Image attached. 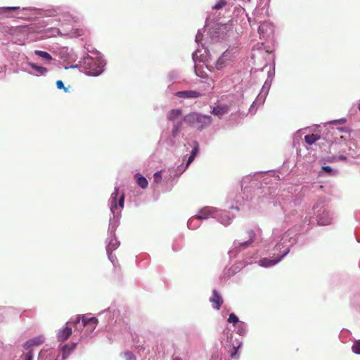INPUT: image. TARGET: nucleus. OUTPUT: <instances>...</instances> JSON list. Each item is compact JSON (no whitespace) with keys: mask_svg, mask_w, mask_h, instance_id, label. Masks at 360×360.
<instances>
[{"mask_svg":"<svg viewBox=\"0 0 360 360\" xmlns=\"http://www.w3.org/2000/svg\"><path fill=\"white\" fill-rule=\"evenodd\" d=\"M184 122L199 130L208 127L212 119L210 115H203L198 112H191L184 117Z\"/></svg>","mask_w":360,"mask_h":360,"instance_id":"obj_1","label":"nucleus"},{"mask_svg":"<svg viewBox=\"0 0 360 360\" xmlns=\"http://www.w3.org/2000/svg\"><path fill=\"white\" fill-rule=\"evenodd\" d=\"M80 321V318L77 317L75 321H72L70 323H73L74 325H77Z\"/></svg>","mask_w":360,"mask_h":360,"instance_id":"obj_40","label":"nucleus"},{"mask_svg":"<svg viewBox=\"0 0 360 360\" xmlns=\"http://www.w3.org/2000/svg\"><path fill=\"white\" fill-rule=\"evenodd\" d=\"M119 245H120V243L116 238H112L109 241V243L106 247V250L108 254V257L112 262H113V260H112V252L114 250H115L119 246Z\"/></svg>","mask_w":360,"mask_h":360,"instance_id":"obj_13","label":"nucleus"},{"mask_svg":"<svg viewBox=\"0 0 360 360\" xmlns=\"http://www.w3.org/2000/svg\"><path fill=\"white\" fill-rule=\"evenodd\" d=\"M77 343L65 345L62 347L63 359H65L75 349Z\"/></svg>","mask_w":360,"mask_h":360,"instance_id":"obj_14","label":"nucleus"},{"mask_svg":"<svg viewBox=\"0 0 360 360\" xmlns=\"http://www.w3.org/2000/svg\"><path fill=\"white\" fill-rule=\"evenodd\" d=\"M83 68L86 75L92 76H97L103 71V63L91 57L84 60Z\"/></svg>","mask_w":360,"mask_h":360,"instance_id":"obj_2","label":"nucleus"},{"mask_svg":"<svg viewBox=\"0 0 360 360\" xmlns=\"http://www.w3.org/2000/svg\"><path fill=\"white\" fill-rule=\"evenodd\" d=\"M203 94L195 90L181 91L176 93V96L183 98H197Z\"/></svg>","mask_w":360,"mask_h":360,"instance_id":"obj_3","label":"nucleus"},{"mask_svg":"<svg viewBox=\"0 0 360 360\" xmlns=\"http://www.w3.org/2000/svg\"><path fill=\"white\" fill-rule=\"evenodd\" d=\"M220 221L224 225L227 226L231 224V219L229 217V216L227 214L224 213L221 215Z\"/></svg>","mask_w":360,"mask_h":360,"instance_id":"obj_24","label":"nucleus"},{"mask_svg":"<svg viewBox=\"0 0 360 360\" xmlns=\"http://www.w3.org/2000/svg\"><path fill=\"white\" fill-rule=\"evenodd\" d=\"M44 342L43 336L40 335L27 341L24 345L23 347L26 350H29L32 347L36 345H40Z\"/></svg>","mask_w":360,"mask_h":360,"instance_id":"obj_10","label":"nucleus"},{"mask_svg":"<svg viewBox=\"0 0 360 360\" xmlns=\"http://www.w3.org/2000/svg\"><path fill=\"white\" fill-rule=\"evenodd\" d=\"M124 356L127 360H136L134 355L131 352H126Z\"/></svg>","mask_w":360,"mask_h":360,"instance_id":"obj_33","label":"nucleus"},{"mask_svg":"<svg viewBox=\"0 0 360 360\" xmlns=\"http://www.w3.org/2000/svg\"><path fill=\"white\" fill-rule=\"evenodd\" d=\"M56 86L59 89H64L65 91H67V89L64 86V84L61 80H58L56 82Z\"/></svg>","mask_w":360,"mask_h":360,"instance_id":"obj_32","label":"nucleus"},{"mask_svg":"<svg viewBox=\"0 0 360 360\" xmlns=\"http://www.w3.org/2000/svg\"><path fill=\"white\" fill-rule=\"evenodd\" d=\"M210 301L212 304L213 307L217 310L220 309L224 302L222 297L216 290L212 291V297L210 298Z\"/></svg>","mask_w":360,"mask_h":360,"instance_id":"obj_7","label":"nucleus"},{"mask_svg":"<svg viewBox=\"0 0 360 360\" xmlns=\"http://www.w3.org/2000/svg\"><path fill=\"white\" fill-rule=\"evenodd\" d=\"M352 351L356 354H360V340H357L354 343Z\"/></svg>","mask_w":360,"mask_h":360,"instance_id":"obj_26","label":"nucleus"},{"mask_svg":"<svg viewBox=\"0 0 360 360\" xmlns=\"http://www.w3.org/2000/svg\"><path fill=\"white\" fill-rule=\"evenodd\" d=\"M82 326L86 328V330L90 333L92 332L98 324V320L95 317L89 319L86 318L84 316L82 317Z\"/></svg>","mask_w":360,"mask_h":360,"instance_id":"obj_4","label":"nucleus"},{"mask_svg":"<svg viewBox=\"0 0 360 360\" xmlns=\"http://www.w3.org/2000/svg\"><path fill=\"white\" fill-rule=\"evenodd\" d=\"M70 17H71L72 20L74 22H77V20H78V18H76V17H72V16H70Z\"/></svg>","mask_w":360,"mask_h":360,"instance_id":"obj_41","label":"nucleus"},{"mask_svg":"<svg viewBox=\"0 0 360 360\" xmlns=\"http://www.w3.org/2000/svg\"><path fill=\"white\" fill-rule=\"evenodd\" d=\"M181 115V110L180 109H173L169 111L167 115V118L169 120H174L179 117Z\"/></svg>","mask_w":360,"mask_h":360,"instance_id":"obj_19","label":"nucleus"},{"mask_svg":"<svg viewBox=\"0 0 360 360\" xmlns=\"http://www.w3.org/2000/svg\"><path fill=\"white\" fill-rule=\"evenodd\" d=\"M72 330L71 327H69L68 326H65L63 329H60L58 334H57V338L58 340L60 342H63L66 340L68 338L70 337L72 335Z\"/></svg>","mask_w":360,"mask_h":360,"instance_id":"obj_8","label":"nucleus"},{"mask_svg":"<svg viewBox=\"0 0 360 360\" xmlns=\"http://www.w3.org/2000/svg\"><path fill=\"white\" fill-rule=\"evenodd\" d=\"M63 16L64 18H65V17H69V14H68V13H63Z\"/></svg>","mask_w":360,"mask_h":360,"instance_id":"obj_42","label":"nucleus"},{"mask_svg":"<svg viewBox=\"0 0 360 360\" xmlns=\"http://www.w3.org/2000/svg\"><path fill=\"white\" fill-rule=\"evenodd\" d=\"M226 53H224L216 62V68L218 70L222 69L226 65Z\"/></svg>","mask_w":360,"mask_h":360,"instance_id":"obj_18","label":"nucleus"},{"mask_svg":"<svg viewBox=\"0 0 360 360\" xmlns=\"http://www.w3.org/2000/svg\"><path fill=\"white\" fill-rule=\"evenodd\" d=\"M251 234H252V236H251L250 239L247 240V241H245V242H244V243H240L239 244L240 246H241V247L245 248L248 247L250 243H252L253 242V240H254V235L255 234L252 232L251 233Z\"/></svg>","mask_w":360,"mask_h":360,"instance_id":"obj_30","label":"nucleus"},{"mask_svg":"<svg viewBox=\"0 0 360 360\" xmlns=\"http://www.w3.org/2000/svg\"><path fill=\"white\" fill-rule=\"evenodd\" d=\"M358 109H359V111H360V104H359V105H358Z\"/></svg>","mask_w":360,"mask_h":360,"instance_id":"obj_44","label":"nucleus"},{"mask_svg":"<svg viewBox=\"0 0 360 360\" xmlns=\"http://www.w3.org/2000/svg\"><path fill=\"white\" fill-rule=\"evenodd\" d=\"M85 34V30L83 28H72L69 32L65 34V35L70 37H77L82 36Z\"/></svg>","mask_w":360,"mask_h":360,"instance_id":"obj_16","label":"nucleus"},{"mask_svg":"<svg viewBox=\"0 0 360 360\" xmlns=\"http://www.w3.org/2000/svg\"><path fill=\"white\" fill-rule=\"evenodd\" d=\"M173 360H181V358H179V357H176V358H174Z\"/></svg>","mask_w":360,"mask_h":360,"instance_id":"obj_43","label":"nucleus"},{"mask_svg":"<svg viewBox=\"0 0 360 360\" xmlns=\"http://www.w3.org/2000/svg\"><path fill=\"white\" fill-rule=\"evenodd\" d=\"M228 321L229 323H236L239 321V320L238 318L234 314L232 313L229 315Z\"/></svg>","mask_w":360,"mask_h":360,"instance_id":"obj_31","label":"nucleus"},{"mask_svg":"<svg viewBox=\"0 0 360 360\" xmlns=\"http://www.w3.org/2000/svg\"><path fill=\"white\" fill-rule=\"evenodd\" d=\"M214 212V208L212 207H204L202 209L199 214L197 216V219H207L211 214Z\"/></svg>","mask_w":360,"mask_h":360,"instance_id":"obj_15","label":"nucleus"},{"mask_svg":"<svg viewBox=\"0 0 360 360\" xmlns=\"http://www.w3.org/2000/svg\"><path fill=\"white\" fill-rule=\"evenodd\" d=\"M317 221L319 225L326 226L330 224L332 219L329 212L323 211L322 213L319 214L317 217Z\"/></svg>","mask_w":360,"mask_h":360,"instance_id":"obj_9","label":"nucleus"},{"mask_svg":"<svg viewBox=\"0 0 360 360\" xmlns=\"http://www.w3.org/2000/svg\"><path fill=\"white\" fill-rule=\"evenodd\" d=\"M198 152V145L196 144V146L192 150L191 155H194V156H196Z\"/></svg>","mask_w":360,"mask_h":360,"instance_id":"obj_36","label":"nucleus"},{"mask_svg":"<svg viewBox=\"0 0 360 360\" xmlns=\"http://www.w3.org/2000/svg\"><path fill=\"white\" fill-rule=\"evenodd\" d=\"M181 126V123H177L174 125V128L172 129V135L174 136H176L178 133L179 132L180 128Z\"/></svg>","mask_w":360,"mask_h":360,"instance_id":"obj_29","label":"nucleus"},{"mask_svg":"<svg viewBox=\"0 0 360 360\" xmlns=\"http://www.w3.org/2000/svg\"><path fill=\"white\" fill-rule=\"evenodd\" d=\"M124 201V194H122V195L120 196V198L119 200V205L120 207H123Z\"/></svg>","mask_w":360,"mask_h":360,"instance_id":"obj_37","label":"nucleus"},{"mask_svg":"<svg viewBox=\"0 0 360 360\" xmlns=\"http://www.w3.org/2000/svg\"><path fill=\"white\" fill-rule=\"evenodd\" d=\"M258 32L263 37L268 36L274 32L273 25L271 22H264L259 26Z\"/></svg>","mask_w":360,"mask_h":360,"instance_id":"obj_6","label":"nucleus"},{"mask_svg":"<svg viewBox=\"0 0 360 360\" xmlns=\"http://www.w3.org/2000/svg\"><path fill=\"white\" fill-rule=\"evenodd\" d=\"M318 139H319V136L316 134H309V135H306L304 136V140L305 141L309 144V145H311L313 144L314 143H315Z\"/></svg>","mask_w":360,"mask_h":360,"instance_id":"obj_20","label":"nucleus"},{"mask_svg":"<svg viewBox=\"0 0 360 360\" xmlns=\"http://www.w3.org/2000/svg\"><path fill=\"white\" fill-rule=\"evenodd\" d=\"M34 53L37 56H39L44 59H46V60H51L52 59L51 56L46 51L36 50L34 51Z\"/></svg>","mask_w":360,"mask_h":360,"instance_id":"obj_23","label":"nucleus"},{"mask_svg":"<svg viewBox=\"0 0 360 360\" xmlns=\"http://www.w3.org/2000/svg\"><path fill=\"white\" fill-rule=\"evenodd\" d=\"M154 182L155 184H159L162 181V172L158 171L155 172L153 175Z\"/></svg>","mask_w":360,"mask_h":360,"instance_id":"obj_25","label":"nucleus"},{"mask_svg":"<svg viewBox=\"0 0 360 360\" xmlns=\"http://www.w3.org/2000/svg\"><path fill=\"white\" fill-rule=\"evenodd\" d=\"M135 178L136 179L137 184L141 188H146L148 187V183L147 179L144 176L137 173L135 174Z\"/></svg>","mask_w":360,"mask_h":360,"instance_id":"obj_17","label":"nucleus"},{"mask_svg":"<svg viewBox=\"0 0 360 360\" xmlns=\"http://www.w3.org/2000/svg\"><path fill=\"white\" fill-rule=\"evenodd\" d=\"M288 250L277 259H268V258H263L259 261V264H260V266H264V267H268V266H273V265L276 264L277 262H278L279 261H281V259L285 255L288 254Z\"/></svg>","mask_w":360,"mask_h":360,"instance_id":"obj_11","label":"nucleus"},{"mask_svg":"<svg viewBox=\"0 0 360 360\" xmlns=\"http://www.w3.org/2000/svg\"><path fill=\"white\" fill-rule=\"evenodd\" d=\"M239 346L238 347H233V352H231V358H236V356H237V353H238V349Z\"/></svg>","mask_w":360,"mask_h":360,"instance_id":"obj_34","label":"nucleus"},{"mask_svg":"<svg viewBox=\"0 0 360 360\" xmlns=\"http://www.w3.org/2000/svg\"><path fill=\"white\" fill-rule=\"evenodd\" d=\"M195 158V156H194V155H190V157L188 158V160L187 161V163H186V167H188L193 161Z\"/></svg>","mask_w":360,"mask_h":360,"instance_id":"obj_38","label":"nucleus"},{"mask_svg":"<svg viewBox=\"0 0 360 360\" xmlns=\"http://www.w3.org/2000/svg\"><path fill=\"white\" fill-rule=\"evenodd\" d=\"M226 4V1L224 0H219L214 6L213 8L215 10H219Z\"/></svg>","mask_w":360,"mask_h":360,"instance_id":"obj_28","label":"nucleus"},{"mask_svg":"<svg viewBox=\"0 0 360 360\" xmlns=\"http://www.w3.org/2000/svg\"><path fill=\"white\" fill-rule=\"evenodd\" d=\"M30 66L34 69L35 71H37L38 73H39L40 75H44L47 72L48 70L44 68V67H41V66H39V65H37L36 64L34 63H30L29 64Z\"/></svg>","mask_w":360,"mask_h":360,"instance_id":"obj_21","label":"nucleus"},{"mask_svg":"<svg viewBox=\"0 0 360 360\" xmlns=\"http://www.w3.org/2000/svg\"><path fill=\"white\" fill-rule=\"evenodd\" d=\"M53 34H60V30L58 28H54L53 30Z\"/></svg>","mask_w":360,"mask_h":360,"instance_id":"obj_39","label":"nucleus"},{"mask_svg":"<svg viewBox=\"0 0 360 360\" xmlns=\"http://www.w3.org/2000/svg\"><path fill=\"white\" fill-rule=\"evenodd\" d=\"M322 169L329 174H331L333 172L332 168L329 166H323L322 167Z\"/></svg>","mask_w":360,"mask_h":360,"instance_id":"obj_35","label":"nucleus"},{"mask_svg":"<svg viewBox=\"0 0 360 360\" xmlns=\"http://www.w3.org/2000/svg\"><path fill=\"white\" fill-rule=\"evenodd\" d=\"M229 111V108L227 105H219L216 107H214L212 110V114L221 117L226 114H227Z\"/></svg>","mask_w":360,"mask_h":360,"instance_id":"obj_12","label":"nucleus"},{"mask_svg":"<svg viewBox=\"0 0 360 360\" xmlns=\"http://www.w3.org/2000/svg\"><path fill=\"white\" fill-rule=\"evenodd\" d=\"M119 194V191H118V188H115V191L112 193V201H111V210H112L113 208H116L117 207V202H116V200H117V195Z\"/></svg>","mask_w":360,"mask_h":360,"instance_id":"obj_22","label":"nucleus"},{"mask_svg":"<svg viewBox=\"0 0 360 360\" xmlns=\"http://www.w3.org/2000/svg\"><path fill=\"white\" fill-rule=\"evenodd\" d=\"M20 8L19 6L0 7V15H4L6 18H14L17 16L18 13H15Z\"/></svg>","mask_w":360,"mask_h":360,"instance_id":"obj_5","label":"nucleus"},{"mask_svg":"<svg viewBox=\"0 0 360 360\" xmlns=\"http://www.w3.org/2000/svg\"><path fill=\"white\" fill-rule=\"evenodd\" d=\"M22 358L23 360H32L33 359V352L31 349H30L27 352L23 354L22 355Z\"/></svg>","mask_w":360,"mask_h":360,"instance_id":"obj_27","label":"nucleus"}]
</instances>
